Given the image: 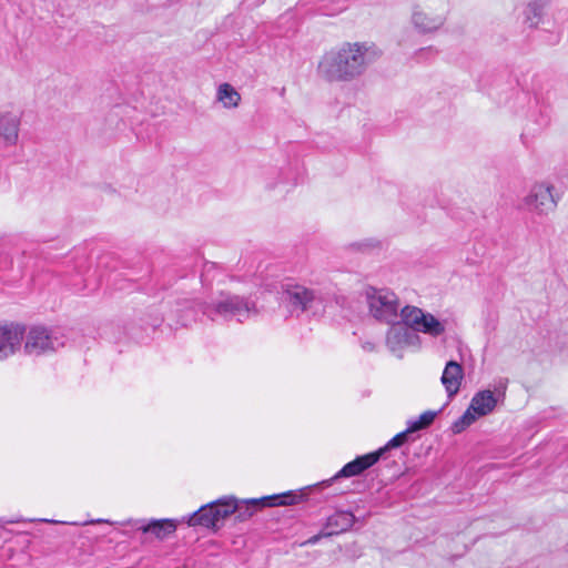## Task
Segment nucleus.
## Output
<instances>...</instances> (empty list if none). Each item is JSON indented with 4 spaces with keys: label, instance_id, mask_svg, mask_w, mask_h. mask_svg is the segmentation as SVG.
Returning <instances> with one entry per match:
<instances>
[{
    "label": "nucleus",
    "instance_id": "nucleus-1",
    "mask_svg": "<svg viewBox=\"0 0 568 568\" xmlns=\"http://www.w3.org/2000/svg\"><path fill=\"white\" fill-rule=\"evenodd\" d=\"M382 52L369 42H346L326 52L318 63V73L327 81H351L365 72Z\"/></svg>",
    "mask_w": 568,
    "mask_h": 568
},
{
    "label": "nucleus",
    "instance_id": "nucleus-2",
    "mask_svg": "<svg viewBox=\"0 0 568 568\" xmlns=\"http://www.w3.org/2000/svg\"><path fill=\"white\" fill-rule=\"evenodd\" d=\"M203 313L211 320L222 317L227 321L235 320L244 323L257 316L258 308L251 297L221 291L215 298L203 307Z\"/></svg>",
    "mask_w": 568,
    "mask_h": 568
},
{
    "label": "nucleus",
    "instance_id": "nucleus-3",
    "mask_svg": "<svg viewBox=\"0 0 568 568\" xmlns=\"http://www.w3.org/2000/svg\"><path fill=\"white\" fill-rule=\"evenodd\" d=\"M560 200L561 195L554 184L539 181L530 186L528 194L524 197V205L534 215L547 216L556 211Z\"/></svg>",
    "mask_w": 568,
    "mask_h": 568
},
{
    "label": "nucleus",
    "instance_id": "nucleus-4",
    "mask_svg": "<svg viewBox=\"0 0 568 568\" xmlns=\"http://www.w3.org/2000/svg\"><path fill=\"white\" fill-rule=\"evenodd\" d=\"M23 341V352L29 356L51 354L64 345V339L58 331L40 325L24 331Z\"/></svg>",
    "mask_w": 568,
    "mask_h": 568
},
{
    "label": "nucleus",
    "instance_id": "nucleus-5",
    "mask_svg": "<svg viewBox=\"0 0 568 568\" xmlns=\"http://www.w3.org/2000/svg\"><path fill=\"white\" fill-rule=\"evenodd\" d=\"M369 313L378 321L394 323L400 318L399 301L397 295L387 288L369 287L366 291Z\"/></svg>",
    "mask_w": 568,
    "mask_h": 568
},
{
    "label": "nucleus",
    "instance_id": "nucleus-6",
    "mask_svg": "<svg viewBox=\"0 0 568 568\" xmlns=\"http://www.w3.org/2000/svg\"><path fill=\"white\" fill-rule=\"evenodd\" d=\"M403 324L410 327L413 333H423L438 337L445 333V324L433 314L424 312L417 306L406 305L400 308Z\"/></svg>",
    "mask_w": 568,
    "mask_h": 568
},
{
    "label": "nucleus",
    "instance_id": "nucleus-7",
    "mask_svg": "<svg viewBox=\"0 0 568 568\" xmlns=\"http://www.w3.org/2000/svg\"><path fill=\"white\" fill-rule=\"evenodd\" d=\"M122 526L130 527V530H124L123 535L131 536V532H141V542H148L150 536L162 540L169 535L173 534L176 529V524L171 519H129L121 523Z\"/></svg>",
    "mask_w": 568,
    "mask_h": 568
},
{
    "label": "nucleus",
    "instance_id": "nucleus-8",
    "mask_svg": "<svg viewBox=\"0 0 568 568\" xmlns=\"http://www.w3.org/2000/svg\"><path fill=\"white\" fill-rule=\"evenodd\" d=\"M296 501L297 496L288 491L265 496L262 498L244 500L242 505L237 504V509L235 513L237 514V518L243 521L251 518L254 513L262 507L288 506L296 504Z\"/></svg>",
    "mask_w": 568,
    "mask_h": 568
},
{
    "label": "nucleus",
    "instance_id": "nucleus-9",
    "mask_svg": "<svg viewBox=\"0 0 568 568\" xmlns=\"http://www.w3.org/2000/svg\"><path fill=\"white\" fill-rule=\"evenodd\" d=\"M388 324L390 327L386 333V345L390 352H402L405 347L418 342V335L413 333L410 327L403 324L402 318Z\"/></svg>",
    "mask_w": 568,
    "mask_h": 568
},
{
    "label": "nucleus",
    "instance_id": "nucleus-10",
    "mask_svg": "<svg viewBox=\"0 0 568 568\" xmlns=\"http://www.w3.org/2000/svg\"><path fill=\"white\" fill-rule=\"evenodd\" d=\"M284 296L293 308L302 312L323 303V297L317 291L303 285L288 286L284 292Z\"/></svg>",
    "mask_w": 568,
    "mask_h": 568
},
{
    "label": "nucleus",
    "instance_id": "nucleus-11",
    "mask_svg": "<svg viewBox=\"0 0 568 568\" xmlns=\"http://www.w3.org/2000/svg\"><path fill=\"white\" fill-rule=\"evenodd\" d=\"M24 327L19 324H0V361H3L21 348Z\"/></svg>",
    "mask_w": 568,
    "mask_h": 568
},
{
    "label": "nucleus",
    "instance_id": "nucleus-12",
    "mask_svg": "<svg viewBox=\"0 0 568 568\" xmlns=\"http://www.w3.org/2000/svg\"><path fill=\"white\" fill-rule=\"evenodd\" d=\"M506 390V383H499L495 390L484 389L477 392L470 400L469 408L478 417L486 416L491 413L497 403L504 399Z\"/></svg>",
    "mask_w": 568,
    "mask_h": 568
},
{
    "label": "nucleus",
    "instance_id": "nucleus-13",
    "mask_svg": "<svg viewBox=\"0 0 568 568\" xmlns=\"http://www.w3.org/2000/svg\"><path fill=\"white\" fill-rule=\"evenodd\" d=\"M412 23L418 32L432 33L444 26L445 13H434L429 8L416 6L412 12Z\"/></svg>",
    "mask_w": 568,
    "mask_h": 568
},
{
    "label": "nucleus",
    "instance_id": "nucleus-14",
    "mask_svg": "<svg viewBox=\"0 0 568 568\" xmlns=\"http://www.w3.org/2000/svg\"><path fill=\"white\" fill-rule=\"evenodd\" d=\"M383 455V449L358 456L347 463L329 481L341 477H353L361 475L364 470L375 465Z\"/></svg>",
    "mask_w": 568,
    "mask_h": 568
},
{
    "label": "nucleus",
    "instance_id": "nucleus-15",
    "mask_svg": "<svg viewBox=\"0 0 568 568\" xmlns=\"http://www.w3.org/2000/svg\"><path fill=\"white\" fill-rule=\"evenodd\" d=\"M463 378L464 369L462 365L455 361H449L446 364L440 378L448 397H453L459 392Z\"/></svg>",
    "mask_w": 568,
    "mask_h": 568
},
{
    "label": "nucleus",
    "instance_id": "nucleus-16",
    "mask_svg": "<svg viewBox=\"0 0 568 568\" xmlns=\"http://www.w3.org/2000/svg\"><path fill=\"white\" fill-rule=\"evenodd\" d=\"M20 118L13 112H0V140L6 145H16L19 138Z\"/></svg>",
    "mask_w": 568,
    "mask_h": 568
},
{
    "label": "nucleus",
    "instance_id": "nucleus-17",
    "mask_svg": "<svg viewBox=\"0 0 568 568\" xmlns=\"http://www.w3.org/2000/svg\"><path fill=\"white\" fill-rule=\"evenodd\" d=\"M355 517L348 511H337L327 518L323 529V536H333L344 532L352 528Z\"/></svg>",
    "mask_w": 568,
    "mask_h": 568
},
{
    "label": "nucleus",
    "instance_id": "nucleus-18",
    "mask_svg": "<svg viewBox=\"0 0 568 568\" xmlns=\"http://www.w3.org/2000/svg\"><path fill=\"white\" fill-rule=\"evenodd\" d=\"M214 515V508L211 506V503L202 506L199 510L187 516V525L189 526H202L205 528H215L216 523Z\"/></svg>",
    "mask_w": 568,
    "mask_h": 568
},
{
    "label": "nucleus",
    "instance_id": "nucleus-19",
    "mask_svg": "<svg viewBox=\"0 0 568 568\" xmlns=\"http://www.w3.org/2000/svg\"><path fill=\"white\" fill-rule=\"evenodd\" d=\"M216 101L225 109H235L240 105L241 94L230 83H222L216 90Z\"/></svg>",
    "mask_w": 568,
    "mask_h": 568
},
{
    "label": "nucleus",
    "instance_id": "nucleus-20",
    "mask_svg": "<svg viewBox=\"0 0 568 568\" xmlns=\"http://www.w3.org/2000/svg\"><path fill=\"white\" fill-rule=\"evenodd\" d=\"M214 508L216 526L237 509V501L233 497H224L211 503Z\"/></svg>",
    "mask_w": 568,
    "mask_h": 568
},
{
    "label": "nucleus",
    "instance_id": "nucleus-21",
    "mask_svg": "<svg viewBox=\"0 0 568 568\" xmlns=\"http://www.w3.org/2000/svg\"><path fill=\"white\" fill-rule=\"evenodd\" d=\"M547 0H530L526 11V23L530 28H535L541 20V11L546 6Z\"/></svg>",
    "mask_w": 568,
    "mask_h": 568
},
{
    "label": "nucleus",
    "instance_id": "nucleus-22",
    "mask_svg": "<svg viewBox=\"0 0 568 568\" xmlns=\"http://www.w3.org/2000/svg\"><path fill=\"white\" fill-rule=\"evenodd\" d=\"M437 416V412L426 410L418 416L416 419L408 420L407 429L409 433L418 432L427 428L433 424L435 417Z\"/></svg>",
    "mask_w": 568,
    "mask_h": 568
},
{
    "label": "nucleus",
    "instance_id": "nucleus-23",
    "mask_svg": "<svg viewBox=\"0 0 568 568\" xmlns=\"http://www.w3.org/2000/svg\"><path fill=\"white\" fill-rule=\"evenodd\" d=\"M477 418H478V416L474 412H471V409L468 407L466 409V412L457 420H455L454 424L452 425L453 433L459 434V433L464 432Z\"/></svg>",
    "mask_w": 568,
    "mask_h": 568
},
{
    "label": "nucleus",
    "instance_id": "nucleus-24",
    "mask_svg": "<svg viewBox=\"0 0 568 568\" xmlns=\"http://www.w3.org/2000/svg\"><path fill=\"white\" fill-rule=\"evenodd\" d=\"M408 434L410 433L406 428L404 432H400L397 435H395L390 440L387 442V444L384 447L381 448L383 449V454L390 448L402 446L406 442Z\"/></svg>",
    "mask_w": 568,
    "mask_h": 568
},
{
    "label": "nucleus",
    "instance_id": "nucleus-25",
    "mask_svg": "<svg viewBox=\"0 0 568 568\" xmlns=\"http://www.w3.org/2000/svg\"><path fill=\"white\" fill-rule=\"evenodd\" d=\"M323 536V530L317 534V535H314L312 536L311 538H308L306 541H305V545H315Z\"/></svg>",
    "mask_w": 568,
    "mask_h": 568
},
{
    "label": "nucleus",
    "instance_id": "nucleus-26",
    "mask_svg": "<svg viewBox=\"0 0 568 568\" xmlns=\"http://www.w3.org/2000/svg\"><path fill=\"white\" fill-rule=\"evenodd\" d=\"M372 246H374V244H373V243H371V242H366V243H361V244H358V248H359V250H365V248H368V247H372Z\"/></svg>",
    "mask_w": 568,
    "mask_h": 568
},
{
    "label": "nucleus",
    "instance_id": "nucleus-27",
    "mask_svg": "<svg viewBox=\"0 0 568 568\" xmlns=\"http://www.w3.org/2000/svg\"><path fill=\"white\" fill-rule=\"evenodd\" d=\"M100 523H110L109 520H105V519H97V520H91L89 521L88 524H100Z\"/></svg>",
    "mask_w": 568,
    "mask_h": 568
}]
</instances>
